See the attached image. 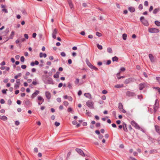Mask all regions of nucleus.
I'll use <instances>...</instances> for the list:
<instances>
[{
  "instance_id": "cd10ccee",
  "label": "nucleus",
  "mask_w": 160,
  "mask_h": 160,
  "mask_svg": "<svg viewBox=\"0 0 160 160\" xmlns=\"http://www.w3.org/2000/svg\"><path fill=\"white\" fill-rule=\"evenodd\" d=\"M122 38H123V39L124 40H126L127 39V35L126 34V33H124L122 34Z\"/></svg>"
},
{
  "instance_id": "473e14b6",
  "label": "nucleus",
  "mask_w": 160,
  "mask_h": 160,
  "mask_svg": "<svg viewBox=\"0 0 160 160\" xmlns=\"http://www.w3.org/2000/svg\"><path fill=\"white\" fill-rule=\"evenodd\" d=\"M20 84H18L15 83L14 85V88L15 89H18L19 88Z\"/></svg>"
},
{
  "instance_id": "7c9ffc66",
  "label": "nucleus",
  "mask_w": 160,
  "mask_h": 160,
  "mask_svg": "<svg viewBox=\"0 0 160 160\" xmlns=\"http://www.w3.org/2000/svg\"><path fill=\"white\" fill-rule=\"evenodd\" d=\"M86 114L89 117L91 116L92 114L91 112H88V110H86Z\"/></svg>"
},
{
  "instance_id": "a18cd8bd",
  "label": "nucleus",
  "mask_w": 160,
  "mask_h": 160,
  "mask_svg": "<svg viewBox=\"0 0 160 160\" xmlns=\"http://www.w3.org/2000/svg\"><path fill=\"white\" fill-rule=\"evenodd\" d=\"M60 124V123L57 122H55V125L56 127L58 126Z\"/></svg>"
},
{
  "instance_id": "a878e982",
  "label": "nucleus",
  "mask_w": 160,
  "mask_h": 160,
  "mask_svg": "<svg viewBox=\"0 0 160 160\" xmlns=\"http://www.w3.org/2000/svg\"><path fill=\"white\" fill-rule=\"evenodd\" d=\"M38 101H42V102H44V100L43 98L41 96H39L38 97Z\"/></svg>"
},
{
  "instance_id": "0e129e2a",
  "label": "nucleus",
  "mask_w": 160,
  "mask_h": 160,
  "mask_svg": "<svg viewBox=\"0 0 160 160\" xmlns=\"http://www.w3.org/2000/svg\"><path fill=\"white\" fill-rule=\"evenodd\" d=\"M34 152H35L36 153L38 152V148H34Z\"/></svg>"
},
{
  "instance_id": "5701e85b",
  "label": "nucleus",
  "mask_w": 160,
  "mask_h": 160,
  "mask_svg": "<svg viewBox=\"0 0 160 160\" xmlns=\"http://www.w3.org/2000/svg\"><path fill=\"white\" fill-rule=\"evenodd\" d=\"M60 72H56V73L54 75L53 77L55 78H57L59 77V74Z\"/></svg>"
},
{
  "instance_id": "0eeeda50",
  "label": "nucleus",
  "mask_w": 160,
  "mask_h": 160,
  "mask_svg": "<svg viewBox=\"0 0 160 160\" xmlns=\"http://www.w3.org/2000/svg\"><path fill=\"white\" fill-rule=\"evenodd\" d=\"M148 31L150 33H154L158 32H159V30L158 29L152 28L149 29Z\"/></svg>"
},
{
  "instance_id": "4be33fe9",
  "label": "nucleus",
  "mask_w": 160,
  "mask_h": 160,
  "mask_svg": "<svg viewBox=\"0 0 160 160\" xmlns=\"http://www.w3.org/2000/svg\"><path fill=\"white\" fill-rule=\"evenodd\" d=\"M123 128L124 131L125 132H127L128 130L127 128V126L126 124L124 123L123 125Z\"/></svg>"
},
{
  "instance_id": "3c124183",
  "label": "nucleus",
  "mask_w": 160,
  "mask_h": 160,
  "mask_svg": "<svg viewBox=\"0 0 160 160\" xmlns=\"http://www.w3.org/2000/svg\"><path fill=\"white\" fill-rule=\"evenodd\" d=\"M79 82V79L78 78H77L76 79V81L75 82V83L76 84L78 83Z\"/></svg>"
},
{
  "instance_id": "dca6fc26",
  "label": "nucleus",
  "mask_w": 160,
  "mask_h": 160,
  "mask_svg": "<svg viewBox=\"0 0 160 160\" xmlns=\"http://www.w3.org/2000/svg\"><path fill=\"white\" fill-rule=\"evenodd\" d=\"M148 56H149V59L152 62H153L154 61V57L152 55V54H149Z\"/></svg>"
},
{
  "instance_id": "338daca9",
  "label": "nucleus",
  "mask_w": 160,
  "mask_h": 160,
  "mask_svg": "<svg viewBox=\"0 0 160 160\" xmlns=\"http://www.w3.org/2000/svg\"><path fill=\"white\" fill-rule=\"evenodd\" d=\"M7 90H5V89H3L2 90V92L3 94H6V91Z\"/></svg>"
},
{
  "instance_id": "c9c22d12",
  "label": "nucleus",
  "mask_w": 160,
  "mask_h": 160,
  "mask_svg": "<svg viewBox=\"0 0 160 160\" xmlns=\"http://www.w3.org/2000/svg\"><path fill=\"white\" fill-rule=\"evenodd\" d=\"M97 47L100 50H101L102 49V46L101 45H100L99 44H98L97 45Z\"/></svg>"
},
{
  "instance_id": "680f3d73",
  "label": "nucleus",
  "mask_w": 160,
  "mask_h": 160,
  "mask_svg": "<svg viewBox=\"0 0 160 160\" xmlns=\"http://www.w3.org/2000/svg\"><path fill=\"white\" fill-rule=\"evenodd\" d=\"M57 101L58 102H60L61 101V98H57Z\"/></svg>"
},
{
  "instance_id": "09e8293b",
  "label": "nucleus",
  "mask_w": 160,
  "mask_h": 160,
  "mask_svg": "<svg viewBox=\"0 0 160 160\" xmlns=\"http://www.w3.org/2000/svg\"><path fill=\"white\" fill-rule=\"evenodd\" d=\"M148 3L147 1H145L144 2V5L145 6H148Z\"/></svg>"
},
{
  "instance_id": "79ce46f5",
  "label": "nucleus",
  "mask_w": 160,
  "mask_h": 160,
  "mask_svg": "<svg viewBox=\"0 0 160 160\" xmlns=\"http://www.w3.org/2000/svg\"><path fill=\"white\" fill-rule=\"evenodd\" d=\"M25 58L23 56H22L20 58L21 61L23 62L24 61Z\"/></svg>"
},
{
  "instance_id": "6e6552de",
  "label": "nucleus",
  "mask_w": 160,
  "mask_h": 160,
  "mask_svg": "<svg viewBox=\"0 0 160 160\" xmlns=\"http://www.w3.org/2000/svg\"><path fill=\"white\" fill-rule=\"evenodd\" d=\"M58 30L55 28L53 31L52 34V37L54 39H56V34L58 33Z\"/></svg>"
},
{
  "instance_id": "1a4fd4ad",
  "label": "nucleus",
  "mask_w": 160,
  "mask_h": 160,
  "mask_svg": "<svg viewBox=\"0 0 160 160\" xmlns=\"http://www.w3.org/2000/svg\"><path fill=\"white\" fill-rule=\"evenodd\" d=\"M76 151L80 155L82 156H85V155L84 153L81 149L79 148H76Z\"/></svg>"
},
{
  "instance_id": "b1692460",
  "label": "nucleus",
  "mask_w": 160,
  "mask_h": 160,
  "mask_svg": "<svg viewBox=\"0 0 160 160\" xmlns=\"http://www.w3.org/2000/svg\"><path fill=\"white\" fill-rule=\"evenodd\" d=\"M84 96L89 98H91V94L89 93H85L84 94Z\"/></svg>"
},
{
  "instance_id": "ea45409f",
  "label": "nucleus",
  "mask_w": 160,
  "mask_h": 160,
  "mask_svg": "<svg viewBox=\"0 0 160 160\" xmlns=\"http://www.w3.org/2000/svg\"><path fill=\"white\" fill-rule=\"evenodd\" d=\"M22 12L24 15H27V13L26 12V11L24 10H22Z\"/></svg>"
},
{
  "instance_id": "f704fd0d",
  "label": "nucleus",
  "mask_w": 160,
  "mask_h": 160,
  "mask_svg": "<svg viewBox=\"0 0 160 160\" xmlns=\"http://www.w3.org/2000/svg\"><path fill=\"white\" fill-rule=\"evenodd\" d=\"M155 23L157 26H160V22L158 21H155Z\"/></svg>"
},
{
  "instance_id": "bf43d9fd",
  "label": "nucleus",
  "mask_w": 160,
  "mask_h": 160,
  "mask_svg": "<svg viewBox=\"0 0 160 160\" xmlns=\"http://www.w3.org/2000/svg\"><path fill=\"white\" fill-rule=\"evenodd\" d=\"M108 93V92L107 90H104L102 91V93L103 94H106Z\"/></svg>"
},
{
  "instance_id": "4d7b16f0",
  "label": "nucleus",
  "mask_w": 160,
  "mask_h": 160,
  "mask_svg": "<svg viewBox=\"0 0 160 160\" xmlns=\"http://www.w3.org/2000/svg\"><path fill=\"white\" fill-rule=\"evenodd\" d=\"M123 113H125L126 112V111L122 108L120 110Z\"/></svg>"
},
{
  "instance_id": "e2e57ef3",
  "label": "nucleus",
  "mask_w": 160,
  "mask_h": 160,
  "mask_svg": "<svg viewBox=\"0 0 160 160\" xmlns=\"http://www.w3.org/2000/svg\"><path fill=\"white\" fill-rule=\"evenodd\" d=\"M153 7H152V6H151L149 9V12H151L153 10Z\"/></svg>"
},
{
  "instance_id": "aec40b11",
  "label": "nucleus",
  "mask_w": 160,
  "mask_h": 160,
  "mask_svg": "<svg viewBox=\"0 0 160 160\" xmlns=\"http://www.w3.org/2000/svg\"><path fill=\"white\" fill-rule=\"evenodd\" d=\"M160 10V8H155L153 11V13L154 14L157 13Z\"/></svg>"
},
{
  "instance_id": "37998d69",
  "label": "nucleus",
  "mask_w": 160,
  "mask_h": 160,
  "mask_svg": "<svg viewBox=\"0 0 160 160\" xmlns=\"http://www.w3.org/2000/svg\"><path fill=\"white\" fill-rule=\"evenodd\" d=\"M138 98L141 100L142 99V95H138Z\"/></svg>"
},
{
  "instance_id": "f3484780",
  "label": "nucleus",
  "mask_w": 160,
  "mask_h": 160,
  "mask_svg": "<svg viewBox=\"0 0 160 160\" xmlns=\"http://www.w3.org/2000/svg\"><path fill=\"white\" fill-rule=\"evenodd\" d=\"M0 119L3 121H6L7 120L8 118L5 116L0 115Z\"/></svg>"
},
{
  "instance_id": "ddd939ff",
  "label": "nucleus",
  "mask_w": 160,
  "mask_h": 160,
  "mask_svg": "<svg viewBox=\"0 0 160 160\" xmlns=\"http://www.w3.org/2000/svg\"><path fill=\"white\" fill-rule=\"evenodd\" d=\"M155 127L156 132L160 135V128L157 125H155Z\"/></svg>"
},
{
  "instance_id": "9d476101",
  "label": "nucleus",
  "mask_w": 160,
  "mask_h": 160,
  "mask_svg": "<svg viewBox=\"0 0 160 160\" xmlns=\"http://www.w3.org/2000/svg\"><path fill=\"white\" fill-rule=\"evenodd\" d=\"M45 83L46 84H53V81L52 78H49L47 79L45 82Z\"/></svg>"
},
{
  "instance_id": "a211bd4d",
  "label": "nucleus",
  "mask_w": 160,
  "mask_h": 160,
  "mask_svg": "<svg viewBox=\"0 0 160 160\" xmlns=\"http://www.w3.org/2000/svg\"><path fill=\"white\" fill-rule=\"evenodd\" d=\"M68 2L70 8L71 9H72L73 7V5L72 3L71 0H68Z\"/></svg>"
},
{
  "instance_id": "c03bdc74",
  "label": "nucleus",
  "mask_w": 160,
  "mask_h": 160,
  "mask_svg": "<svg viewBox=\"0 0 160 160\" xmlns=\"http://www.w3.org/2000/svg\"><path fill=\"white\" fill-rule=\"evenodd\" d=\"M68 87L69 88H71L72 87V85L71 83L70 82H68Z\"/></svg>"
},
{
  "instance_id": "7ed1b4c3",
  "label": "nucleus",
  "mask_w": 160,
  "mask_h": 160,
  "mask_svg": "<svg viewBox=\"0 0 160 160\" xmlns=\"http://www.w3.org/2000/svg\"><path fill=\"white\" fill-rule=\"evenodd\" d=\"M25 107H29L32 105V102L28 99H27L24 101Z\"/></svg>"
},
{
  "instance_id": "8fccbe9b",
  "label": "nucleus",
  "mask_w": 160,
  "mask_h": 160,
  "mask_svg": "<svg viewBox=\"0 0 160 160\" xmlns=\"http://www.w3.org/2000/svg\"><path fill=\"white\" fill-rule=\"evenodd\" d=\"M68 100L70 101H72V98L71 96L68 97Z\"/></svg>"
},
{
  "instance_id": "9b49d317",
  "label": "nucleus",
  "mask_w": 160,
  "mask_h": 160,
  "mask_svg": "<svg viewBox=\"0 0 160 160\" xmlns=\"http://www.w3.org/2000/svg\"><path fill=\"white\" fill-rule=\"evenodd\" d=\"M134 82V79L132 78H128L126 79L124 81V83L127 84L128 83Z\"/></svg>"
},
{
  "instance_id": "4c0bfd02",
  "label": "nucleus",
  "mask_w": 160,
  "mask_h": 160,
  "mask_svg": "<svg viewBox=\"0 0 160 160\" xmlns=\"http://www.w3.org/2000/svg\"><path fill=\"white\" fill-rule=\"evenodd\" d=\"M157 81L160 84V77H156V78Z\"/></svg>"
},
{
  "instance_id": "de8ad7c7",
  "label": "nucleus",
  "mask_w": 160,
  "mask_h": 160,
  "mask_svg": "<svg viewBox=\"0 0 160 160\" xmlns=\"http://www.w3.org/2000/svg\"><path fill=\"white\" fill-rule=\"evenodd\" d=\"M61 55L62 57H65L66 56V54L64 52H62L61 53Z\"/></svg>"
},
{
  "instance_id": "13d9d810",
  "label": "nucleus",
  "mask_w": 160,
  "mask_h": 160,
  "mask_svg": "<svg viewBox=\"0 0 160 160\" xmlns=\"http://www.w3.org/2000/svg\"><path fill=\"white\" fill-rule=\"evenodd\" d=\"M25 38L26 39H28V34H24Z\"/></svg>"
},
{
  "instance_id": "6e6d98bb",
  "label": "nucleus",
  "mask_w": 160,
  "mask_h": 160,
  "mask_svg": "<svg viewBox=\"0 0 160 160\" xmlns=\"http://www.w3.org/2000/svg\"><path fill=\"white\" fill-rule=\"evenodd\" d=\"M5 101L3 99H1L0 100V103H1V104H4L5 103Z\"/></svg>"
},
{
  "instance_id": "a19ab883",
  "label": "nucleus",
  "mask_w": 160,
  "mask_h": 160,
  "mask_svg": "<svg viewBox=\"0 0 160 160\" xmlns=\"http://www.w3.org/2000/svg\"><path fill=\"white\" fill-rule=\"evenodd\" d=\"M138 8L140 10H142L143 8L142 5V4H139L138 6Z\"/></svg>"
},
{
  "instance_id": "c85d7f7f",
  "label": "nucleus",
  "mask_w": 160,
  "mask_h": 160,
  "mask_svg": "<svg viewBox=\"0 0 160 160\" xmlns=\"http://www.w3.org/2000/svg\"><path fill=\"white\" fill-rule=\"evenodd\" d=\"M86 63L88 65V66L89 67H90V66L92 65L91 63L88 60V59H86Z\"/></svg>"
},
{
  "instance_id": "69168bd1",
  "label": "nucleus",
  "mask_w": 160,
  "mask_h": 160,
  "mask_svg": "<svg viewBox=\"0 0 160 160\" xmlns=\"http://www.w3.org/2000/svg\"><path fill=\"white\" fill-rule=\"evenodd\" d=\"M101 98L102 100H105L106 99V97L104 95H103L102 97H101Z\"/></svg>"
},
{
  "instance_id": "39448f33",
  "label": "nucleus",
  "mask_w": 160,
  "mask_h": 160,
  "mask_svg": "<svg viewBox=\"0 0 160 160\" xmlns=\"http://www.w3.org/2000/svg\"><path fill=\"white\" fill-rule=\"evenodd\" d=\"M126 95L127 96L129 97H134L136 96V94L134 92L130 91L127 92Z\"/></svg>"
},
{
  "instance_id": "f8f14e48",
  "label": "nucleus",
  "mask_w": 160,
  "mask_h": 160,
  "mask_svg": "<svg viewBox=\"0 0 160 160\" xmlns=\"http://www.w3.org/2000/svg\"><path fill=\"white\" fill-rule=\"evenodd\" d=\"M39 92L38 90H36L35 92L33 93L31 96V98H33L35 97L39 93Z\"/></svg>"
},
{
  "instance_id": "20e7f679",
  "label": "nucleus",
  "mask_w": 160,
  "mask_h": 160,
  "mask_svg": "<svg viewBox=\"0 0 160 160\" xmlns=\"http://www.w3.org/2000/svg\"><path fill=\"white\" fill-rule=\"evenodd\" d=\"M131 123L132 126L135 127L136 129H140V127L139 125L137 123L135 122L134 121H132L131 122Z\"/></svg>"
},
{
  "instance_id": "5fc2aeb1",
  "label": "nucleus",
  "mask_w": 160,
  "mask_h": 160,
  "mask_svg": "<svg viewBox=\"0 0 160 160\" xmlns=\"http://www.w3.org/2000/svg\"><path fill=\"white\" fill-rule=\"evenodd\" d=\"M111 61L110 60H108L107 61V63H106V64L107 65H109L111 64Z\"/></svg>"
},
{
  "instance_id": "412c9836",
  "label": "nucleus",
  "mask_w": 160,
  "mask_h": 160,
  "mask_svg": "<svg viewBox=\"0 0 160 160\" xmlns=\"http://www.w3.org/2000/svg\"><path fill=\"white\" fill-rule=\"evenodd\" d=\"M40 57L41 58H42L43 57L44 58H45L47 57V54L45 53H43L42 52H40L39 54Z\"/></svg>"
},
{
  "instance_id": "052dcab7",
  "label": "nucleus",
  "mask_w": 160,
  "mask_h": 160,
  "mask_svg": "<svg viewBox=\"0 0 160 160\" xmlns=\"http://www.w3.org/2000/svg\"><path fill=\"white\" fill-rule=\"evenodd\" d=\"M20 124V122H19L18 121H15V124L16 125H18L19 124Z\"/></svg>"
},
{
  "instance_id": "2eb2a0df",
  "label": "nucleus",
  "mask_w": 160,
  "mask_h": 160,
  "mask_svg": "<svg viewBox=\"0 0 160 160\" xmlns=\"http://www.w3.org/2000/svg\"><path fill=\"white\" fill-rule=\"evenodd\" d=\"M45 95L46 98L48 99H49L51 97V94L50 93L48 92H46Z\"/></svg>"
},
{
  "instance_id": "72a5a7b5",
  "label": "nucleus",
  "mask_w": 160,
  "mask_h": 160,
  "mask_svg": "<svg viewBox=\"0 0 160 160\" xmlns=\"http://www.w3.org/2000/svg\"><path fill=\"white\" fill-rule=\"evenodd\" d=\"M123 108V105L121 103H119V106H118V108L120 110L122 108Z\"/></svg>"
},
{
  "instance_id": "58836bf2",
  "label": "nucleus",
  "mask_w": 160,
  "mask_h": 160,
  "mask_svg": "<svg viewBox=\"0 0 160 160\" xmlns=\"http://www.w3.org/2000/svg\"><path fill=\"white\" fill-rule=\"evenodd\" d=\"M20 79H17L16 80V82L17 84H20Z\"/></svg>"
},
{
  "instance_id": "e433bc0d",
  "label": "nucleus",
  "mask_w": 160,
  "mask_h": 160,
  "mask_svg": "<svg viewBox=\"0 0 160 160\" xmlns=\"http://www.w3.org/2000/svg\"><path fill=\"white\" fill-rule=\"evenodd\" d=\"M96 35L99 37H100L101 36H102V34L98 32H96Z\"/></svg>"
},
{
  "instance_id": "2f4dec72",
  "label": "nucleus",
  "mask_w": 160,
  "mask_h": 160,
  "mask_svg": "<svg viewBox=\"0 0 160 160\" xmlns=\"http://www.w3.org/2000/svg\"><path fill=\"white\" fill-rule=\"evenodd\" d=\"M107 51L110 53H112V50L111 48H107Z\"/></svg>"
},
{
  "instance_id": "864d4df0",
  "label": "nucleus",
  "mask_w": 160,
  "mask_h": 160,
  "mask_svg": "<svg viewBox=\"0 0 160 160\" xmlns=\"http://www.w3.org/2000/svg\"><path fill=\"white\" fill-rule=\"evenodd\" d=\"M72 109L71 108H69L68 109V111L69 112H72Z\"/></svg>"
},
{
  "instance_id": "603ef678",
  "label": "nucleus",
  "mask_w": 160,
  "mask_h": 160,
  "mask_svg": "<svg viewBox=\"0 0 160 160\" xmlns=\"http://www.w3.org/2000/svg\"><path fill=\"white\" fill-rule=\"evenodd\" d=\"M26 66L25 65H22L21 66V68L23 69H25L26 68Z\"/></svg>"
},
{
  "instance_id": "393cba45",
  "label": "nucleus",
  "mask_w": 160,
  "mask_h": 160,
  "mask_svg": "<svg viewBox=\"0 0 160 160\" xmlns=\"http://www.w3.org/2000/svg\"><path fill=\"white\" fill-rule=\"evenodd\" d=\"M14 34V31H12L11 33L9 36V39H12L13 37Z\"/></svg>"
},
{
  "instance_id": "774afa93",
  "label": "nucleus",
  "mask_w": 160,
  "mask_h": 160,
  "mask_svg": "<svg viewBox=\"0 0 160 160\" xmlns=\"http://www.w3.org/2000/svg\"><path fill=\"white\" fill-rule=\"evenodd\" d=\"M5 64V62L4 61L0 63V65L1 66H4Z\"/></svg>"
},
{
  "instance_id": "49530a36",
  "label": "nucleus",
  "mask_w": 160,
  "mask_h": 160,
  "mask_svg": "<svg viewBox=\"0 0 160 160\" xmlns=\"http://www.w3.org/2000/svg\"><path fill=\"white\" fill-rule=\"evenodd\" d=\"M63 104L66 106H67L68 105V102L65 101L63 102Z\"/></svg>"
},
{
  "instance_id": "6ab92c4d",
  "label": "nucleus",
  "mask_w": 160,
  "mask_h": 160,
  "mask_svg": "<svg viewBox=\"0 0 160 160\" xmlns=\"http://www.w3.org/2000/svg\"><path fill=\"white\" fill-rule=\"evenodd\" d=\"M129 10L131 12H133L135 11V9L134 8L132 7H129L128 8Z\"/></svg>"
},
{
  "instance_id": "bb28decb",
  "label": "nucleus",
  "mask_w": 160,
  "mask_h": 160,
  "mask_svg": "<svg viewBox=\"0 0 160 160\" xmlns=\"http://www.w3.org/2000/svg\"><path fill=\"white\" fill-rule=\"evenodd\" d=\"M118 58L116 56H115L114 57L112 58V60L113 62H118Z\"/></svg>"
},
{
  "instance_id": "4468645a",
  "label": "nucleus",
  "mask_w": 160,
  "mask_h": 160,
  "mask_svg": "<svg viewBox=\"0 0 160 160\" xmlns=\"http://www.w3.org/2000/svg\"><path fill=\"white\" fill-rule=\"evenodd\" d=\"M145 87V83H140L139 85V89L140 90H142Z\"/></svg>"
},
{
  "instance_id": "f257e3e1",
  "label": "nucleus",
  "mask_w": 160,
  "mask_h": 160,
  "mask_svg": "<svg viewBox=\"0 0 160 160\" xmlns=\"http://www.w3.org/2000/svg\"><path fill=\"white\" fill-rule=\"evenodd\" d=\"M140 20L144 25L146 26H148L149 23L148 21L145 19L144 17H141L140 18Z\"/></svg>"
},
{
  "instance_id": "c756f323",
  "label": "nucleus",
  "mask_w": 160,
  "mask_h": 160,
  "mask_svg": "<svg viewBox=\"0 0 160 160\" xmlns=\"http://www.w3.org/2000/svg\"><path fill=\"white\" fill-rule=\"evenodd\" d=\"M123 87V85L117 84L115 86V87L117 88H120Z\"/></svg>"
},
{
  "instance_id": "423d86ee",
  "label": "nucleus",
  "mask_w": 160,
  "mask_h": 160,
  "mask_svg": "<svg viewBox=\"0 0 160 160\" xmlns=\"http://www.w3.org/2000/svg\"><path fill=\"white\" fill-rule=\"evenodd\" d=\"M159 108V103L158 100L156 99L155 103L154 106V112H155Z\"/></svg>"
},
{
  "instance_id": "f03ea898",
  "label": "nucleus",
  "mask_w": 160,
  "mask_h": 160,
  "mask_svg": "<svg viewBox=\"0 0 160 160\" xmlns=\"http://www.w3.org/2000/svg\"><path fill=\"white\" fill-rule=\"evenodd\" d=\"M86 105L91 109H93L94 108V103L91 101H88L86 103Z\"/></svg>"
}]
</instances>
